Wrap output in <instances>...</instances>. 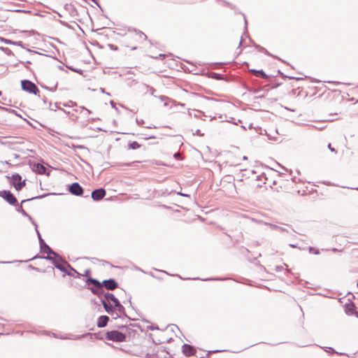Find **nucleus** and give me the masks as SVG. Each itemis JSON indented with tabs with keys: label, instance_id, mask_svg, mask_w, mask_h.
<instances>
[{
	"label": "nucleus",
	"instance_id": "5",
	"mask_svg": "<svg viewBox=\"0 0 358 358\" xmlns=\"http://www.w3.org/2000/svg\"><path fill=\"white\" fill-rule=\"evenodd\" d=\"M127 38V46L132 50H136L141 48L145 41L146 36L142 32H134L130 34Z\"/></svg>",
	"mask_w": 358,
	"mask_h": 358
},
{
	"label": "nucleus",
	"instance_id": "30",
	"mask_svg": "<svg viewBox=\"0 0 358 358\" xmlns=\"http://www.w3.org/2000/svg\"><path fill=\"white\" fill-rule=\"evenodd\" d=\"M292 171L291 170L290 173H289V175L292 176ZM290 179H291V180L293 182H296V176H291Z\"/></svg>",
	"mask_w": 358,
	"mask_h": 358
},
{
	"label": "nucleus",
	"instance_id": "25",
	"mask_svg": "<svg viewBox=\"0 0 358 358\" xmlns=\"http://www.w3.org/2000/svg\"><path fill=\"white\" fill-rule=\"evenodd\" d=\"M98 298L100 299V302L102 304L103 307L109 303L107 301V299L103 296V294L100 295V296H98Z\"/></svg>",
	"mask_w": 358,
	"mask_h": 358
},
{
	"label": "nucleus",
	"instance_id": "13",
	"mask_svg": "<svg viewBox=\"0 0 358 358\" xmlns=\"http://www.w3.org/2000/svg\"><path fill=\"white\" fill-rule=\"evenodd\" d=\"M68 190L71 194L78 196H82L84 192L83 188L77 182H73L68 187Z\"/></svg>",
	"mask_w": 358,
	"mask_h": 358
},
{
	"label": "nucleus",
	"instance_id": "11",
	"mask_svg": "<svg viewBox=\"0 0 358 358\" xmlns=\"http://www.w3.org/2000/svg\"><path fill=\"white\" fill-rule=\"evenodd\" d=\"M0 196L2 197L11 206H17V200L13 193L9 190H3L0 192Z\"/></svg>",
	"mask_w": 358,
	"mask_h": 358
},
{
	"label": "nucleus",
	"instance_id": "22",
	"mask_svg": "<svg viewBox=\"0 0 358 358\" xmlns=\"http://www.w3.org/2000/svg\"><path fill=\"white\" fill-rule=\"evenodd\" d=\"M51 255L53 256V257H52L53 259H56L60 264H63L64 261H66L57 252H55L54 250H53V253H50V256Z\"/></svg>",
	"mask_w": 358,
	"mask_h": 358
},
{
	"label": "nucleus",
	"instance_id": "21",
	"mask_svg": "<svg viewBox=\"0 0 358 358\" xmlns=\"http://www.w3.org/2000/svg\"><path fill=\"white\" fill-rule=\"evenodd\" d=\"M32 224L35 226V229H36V234H37V236L38 238L39 245L45 243V241L42 238L39 231L38 230V225H37L36 222L35 221H32Z\"/></svg>",
	"mask_w": 358,
	"mask_h": 358
},
{
	"label": "nucleus",
	"instance_id": "3",
	"mask_svg": "<svg viewBox=\"0 0 358 358\" xmlns=\"http://www.w3.org/2000/svg\"><path fill=\"white\" fill-rule=\"evenodd\" d=\"M99 159V158H93L92 166L100 172L108 169L110 166H118L122 170L126 169L127 167H132L134 169L138 166V164L142 162L141 161H134L131 162H101Z\"/></svg>",
	"mask_w": 358,
	"mask_h": 358
},
{
	"label": "nucleus",
	"instance_id": "42",
	"mask_svg": "<svg viewBox=\"0 0 358 358\" xmlns=\"http://www.w3.org/2000/svg\"><path fill=\"white\" fill-rule=\"evenodd\" d=\"M173 157H180V154H178V153H175V154L173 155Z\"/></svg>",
	"mask_w": 358,
	"mask_h": 358
},
{
	"label": "nucleus",
	"instance_id": "18",
	"mask_svg": "<svg viewBox=\"0 0 358 358\" xmlns=\"http://www.w3.org/2000/svg\"><path fill=\"white\" fill-rule=\"evenodd\" d=\"M265 224L269 226L270 228L273 230H277L280 232H285V231L288 232V230L287 229L280 227V226H278L276 224L268 223V222H265Z\"/></svg>",
	"mask_w": 358,
	"mask_h": 358
},
{
	"label": "nucleus",
	"instance_id": "48",
	"mask_svg": "<svg viewBox=\"0 0 358 358\" xmlns=\"http://www.w3.org/2000/svg\"><path fill=\"white\" fill-rule=\"evenodd\" d=\"M129 325L132 326V327H136L137 326L136 324H130Z\"/></svg>",
	"mask_w": 358,
	"mask_h": 358
},
{
	"label": "nucleus",
	"instance_id": "41",
	"mask_svg": "<svg viewBox=\"0 0 358 358\" xmlns=\"http://www.w3.org/2000/svg\"><path fill=\"white\" fill-rule=\"evenodd\" d=\"M31 268H32L34 270L36 271H40V269L38 268H36V267H34L32 266H30Z\"/></svg>",
	"mask_w": 358,
	"mask_h": 358
},
{
	"label": "nucleus",
	"instance_id": "45",
	"mask_svg": "<svg viewBox=\"0 0 358 358\" xmlns=\"http://www.w3.org/2000/svg\"><path fill=\"white\" fill-rule=\"evenodd\" d=\"M85 336V335L84 334V335H82V336H78V337H77V339H79V338H83V337H84Z\"/></svg>",
	"mask_w": 358,
	"mask_h": 358
},
{
	"label": "nucleus",
	"instance_id": "46",
	"mask_svg": "<svg viewBox=\"0 0 358 358\" xmlns=\"http://www.w3.org/2000/svg\"><path fill=\"white\" fill-rule=\"evenodd\" d=\"M257 187H262V185L261 183H258V184L257 185Z\"/></svg>",
	"mask_w": 358,
	"mask_h": 358
},
{
	"label": "nucleus",
	"instance_id": "40",
	"mask_svg": "<svg viewBox=\"0 0 358 358\" xmlns=\"http://www.w3.org/2000/svg\"><path fill=\"white\" fill-rule=\"evenodd\" d=\"M118 327H119L120 329H127V327L126 325H121V326H119Z\"/></svg>",
	"mask_w": 358,
	"mask_h": 358
},
{
	"label": "nucleus",
	"instance_id": "20",
	"mask_svg": "<svg viewBox=\"0 0 358 358\" xmlns=\"http://www.w3.org/2000/svg\"><path fill=\"white\" fill-rule=\"evenodd\" d=\"M103 308L107 313H108L111 315H114V313H115L114 308L113 307V305L110 304V303H108L107 305L104 306Z\"/></svg>",
	"mask_w": 358,
	"mask_h": 358
},
{
	"label": "nucleus",
	"instance_id": "52",
	"mask_svg": "<svg viewBox=\"0 0 358 358\" xmlns=\"http://www.w3.org/2000/svg\"><path fill=\"white\" fill-rule=\"evenodd\" d=\"M178 159H183L184 158L182 157H180V158H177Z\"/></svg>",
	"mask_w": 358,
	"mask_h": 358
},
{
	"label": "nucleus",
	"instance_id": "36",
	"mask_svg": "<svg viewBox=\"0 0 358 358\" xmlns=\"http://www.w3.org/2000/svg\"><path fill=\"white\" fill-rule=\"evenodd\" d=\"M178 194L180 195V196H187V197H189V195L187 194H184V193H182V192H178Z\"/></svg>",
	"mask_w": 358,
	"mask_h": 358
},
{
	"label": "nucleus",
	"instance_id": "14",
	"mask_svg": "<svg viewBox=\"0 0 358 358\" xmlns=\"http://www.w3.org/2000/svg\"><path fill=\"white\" fill-rule=\"evenodd\" d=\"M106 194V192L105 189L101 187L99 189H96L92 192L91 196L92 199L95 201H99L101 200Z\"/></svg>",
	"mask_w": 358,
	"mask_h": 358
},
{
	"label": "nucleus",
	"instance_id": "47",
	"mask_svg": "<svg viewBox=\"0 0 358 358\" xmlns=\"http://www.w3.org/2000/svg\"><path fill=\"white\" fill-rule=\"evenodd\" d=\"M176 275V276L179 277V278H181V279H184L183 278H182V277H181L180 275H178V274H176V275Z\"/></svg>",
	"mask_w": 358,
	"mask_h": 358
},
{
	"label": "nucleus",
	"instance_id": "34",
	"mask_svg": "<svg viewBox=\"0 0 358 358\" xmlns=\"http://www.w3.org/2000/svg\"><path fill=\"white\" fill-rule=\"evenodd\" d=\"M224 350H211V351H209L207 354V356H208L209 354L210 353H215V352H224Z\"/></svg>",
	"mask_w": 358,
	"mask_h": 358
},
{
	"label": "nucleus",
	"instance_id": "50",
	"mask_svg": "<svg viewBox=\"0 0 358 358\" xmlns=\"http://www.w3.org/2000/svg\"><path fill=\"white\" fill-rule=\"evenodd\" d=\"M171 340H172L171 338L169 339V340L167 341V343L171 342Z\"/></svg>",
	"mask_w": 358,
	"mask_h": 358
},
{
	"label": "nucleus",
	"instance_id": "16",
	"mask_svg": "<svg viewBox=\"0 0 358 358\" xmlns=\"http://www.w3.org/2000/svg\"><path fill=\"white\" fill-rule=\"evenodd\" d=\"M358 308L353 303H346L345 306V312L347 315H355Z\"/></svg>",
	"mask_w": 358,
	"mask_h": 358
},
{
	"label": "nucleus",
	"instance_id": "51",
	"mask_svg": "<svg viewBox=\"0 0 358 358\" xmlns=\"http://www.w3.org/2000/svg\"><path fill=\"white\" fill-rule=\"evenodd\" d=\"M248 159V158H246V157L243 158V160H246V159Z\"/></svg>",
	"mask_w": 358,
	"mask_h": 358
},
{
	"label": "nucleus",
	"instance_id": "27",
	"mask_svg": "<svg viewBox=\"0 0 358 358\" xmlns=\"http://www.w3.org/2000/svg\"><path fill=\"white\" fill-rule=\"evenodd\" d=\"M12 185H13V187H15V189L17 191H20V190H21L22 189L21 187L20 184L19 182H12Z\"/></svg>",
	"mask_w": 358,
	"mask_h": 358
},
{
	"label": "nucleus",
	"instance_id": "55",
	"mask_svg": "<svg viewBox=\"0 0 358 358\" xmlns=\"http://www.w3.org/2000/svg\"><path fill=\"white\" fill-rule=\"evenodd\" d=\"M357 287H358V281H357Z\"/></svg>",
	"mask_w": 358,
	"mask_h": 358
},
{
	"label": "nucleus",
	"instance_id": "33",
	"mask_svg": "<svg viewBox=\"0 0 358 358\" xmlns=\"http://www.w3.org/2000/svg\"><path fill=\"white\" fill-rule=\"evenodd\" d=\"M20 184V186L21 187H24L26 185V180H24L22 181V180L20 181H19Z\"/></svg>",
	"mask_w": 358,
	"mask_h": 358
},
{
	"label": "nucleus",
	"instance_id": "28",
	"mask_svg": "<svg viewBox=\"0 0 358 358\" xmlns=\"http://www.w3.org/2000/svg\"><path fill=\"white\" fill-rule=\"evenodd\" d=\"M90 273H91V271L90 269H86L84 271V273L82 274V276H87V278H89V275H90Z\"/></svg>",
	"mask_w": 358,
	"mask_h": 358
},
{
	"label": "nucleus",
	"instance_id": "26",
	"mask_svg": "<svg viewBox=\"0 0 358 358\" xmlns=\"http://www.w3.org/2000/svg\"><path fill=\"white\" fill-rule=\"evenodd\" d=\"M308 250H309V252L310 253H313L315 255H319L320 254V250L318 249H317V248H313V247L310 246Z\"/></svg>",
	"mask_w": 358,
	"mask_h": 358
},
{
	"label": "nucleus",
	"instance_id": "53",
	"mask_svg": "<svg viewBox=\"0 0 358 358\" xmlns=\"http://www.w3.org/2000/svg\"><path fill=\"white\" fill-rule=\"evenodd\" d=\"M51 270L54 271V268L53 267H50Z\"/></svg>",
	"mask_w": 358,
	"mask_h": 358
},
{
	"label": "nucleus",
	"instance_id": "6",
	"mask_svg": "<svg viewBox=\"0 0 358 358\" xmlns=\"http://www.w3.org/2000/svg\"><path fill=\"white\" fill-rule=\"evenodd\" d=\"M104 297L107 299L108 302H113V307L115 308L120 314H122L129 320H131L129 317L127 315L124 307L121 304L119 299L113 293H106Z\"/></svg>",
	"mask_w": 358,
	"mask_h": 358
},
{
	"label": "nucleus",
	"instance_id": "8",
	"mask_svg": "<svg viewBox=\"0 0 358 358\" xmlns=\"http://www.w3.org/2000/svg\"><path fill=\"white\" fill-rule=\"evenodd\" d=\"M127 336L117 330L108 331L106 333V338L113 342H124Z\"/></svg>",
	"mask_w": 358,
	"mask_h": 358
},
{
	"label": "nucleus",
	"instance_id": "4",
	"mask_svg": "<svg viewBox=\"0 0 358 358\" xmlns=\"http://www.w3.org/2000/svg\"><path fill=\"white\" fill-rule=\"evenodd\" d=\"M40 251L41 252L46 253L47 256H39L38 255H36L33 258L29 259V261L36 258H41L50 260L51 261V262L52 263L55 268H57L61 271H65L64 268L62 266V264L59 262H58L56 259H53L52 256H50V253H53V250L46 243L40 245Z\"/></svg>",
	"mask_w": 358,
	"mask_h": 358
},
{
	"label": "nucleus",
	"instance_id": "7",
	"mask_svg": "<svg viewBox=\"0 0 358 358\" xmlns=\"http://www.w3.org/2000/svg\"><path fill=\"white\" fill-rule=\"evenodd\" d=\"M50 194H42V195H38V196H33V197H31L30 199H24V200H22L21 201V204L24 203L28 202V201H30L43 199L45 197L49 196ZM15 206L16 207L17 212L21 213L23 216L28 217L29 220L31 222H32V221H34L33 220V218L23 209L22 205H19L18 203H17V206Z\"/></svg>",
	"mask_w": 358,
	"mask_h": 358
},
{
	"label": "nucleus",
	"instance_id": "37",
	"mask_svg": "<svg viewBox=\"0 0 358 358\" xmlns=\"http://www.w3.org/2000/svg\"><path fill=\"white\" fill-rule=\"evenodd\" d=\"M113 315H114V317H113L114 320H116V319H117L120 317L119 314L117 313H115V312Z\"/></svg>",
	"mask_w": 358,
	"mask_h": 358
},
{
	"label": "nucleus",
	"instance_id": "39",
	"mask_svg": "<svg viewBox=\"0 0 358 358\" xmlns=\"http://www.w3.org/2000/svg\"><path fill=\"white\" fill-rule=\"evenodd\" d=\"M289 247L292 248H298L297 245L296 244H289Z\"/></svg>",
	"mask_w": 358,
	"mask_h": 358
},
{
	"label": "nucleus",
	"instance_id": "1",
	"mask_svg": "<svg viewBox=\"0 0 358 358\" xmlns=\"http://www.w3.org/2000/svg\"><path fill=\"white\" fill-rule=\"evenodd\" d=\"M85 282V287L90 289L93 294L97 296L106 294V292L103 290V287L110 291L118 287V283L114 278H109L100 282L96 278L89 277L86 278Z\"/></svg>",
	"mask_w": 358,
	"mask_h": 358
},
{
	"label": "nucleus",
	"instance_id": "17",
	"mask_svg": "<svg viewBox=\"0 0 358 358\" xmlns=\"http://www.w3.org/2000/svg\"><path fill=\"white\" fill-rule=\"evenodd\" d=\"M109 317L107 315H101L99 317L97 320V327L99 328H103L107 326V324L109 321Z\"/></svg>",
	"mask_w": 358,
	"mask_h": 358
},
{
	"label": "nucleus",
	"instance_id": "9",
	"mask_svg": "<svg viewBox=\"0 0 358 358\" xmlns=\"http://www.w3.org/2000/svg\"><path fill=\"white\" fill-rule=\"evenodd\" d=\"M29 167L31 168V169L34 172H36L38 174H41V175L45 174L47 176L50 175V172L49 171L47 172L46 167L40 162H35L30 161L29 162Z\"/></svg>",
	"mask_w": 358,
	"mask_h": 358
},
{
	"label": "nucleus",
	"instance_id": "15",
	"mask_svg": "<svg viewBox=\"0 0 358 358\" xmlns=\"http://www.w3.org/2000/svg\"><path fill=\"white\" fill-rule=\"evenodd\" d=\"M182 352L186 357H191L195 355L196 349L194 346L185 343L182 346Z\"/></svg>",
	"mask_w": 358,
	"mask_h": 358
},
{
	"label": "nucleus",
	"instance_id": "54",
	"mask_svg": "<svg viewBox=\"0 0 358 358\" xmlns=\"http://www.w3.org/2000/svg\"><path fill=\"white\" fill-rule=\"evenodd\" d=\"M1 94H2V93H1V92L0 91V96H1Z\"/></svg>",
	"mask_w": 358,
	"mask_h": 358
},
{
	"label": "nucleus",
	"instance_id": "31",
	"mask_svg": "<svg viewBox=\"0 0 358 358\" xmlns=\"http://www.w3.org/2000/svg\"><path fill=\"white\" fill-rule=\"evenodd\" d=\"M282 269H283V266H276L275 268V271L276 272L281 271Z\"/></svg>",
	"mask_w": 358,
	"mask_h": 358
},
{
	"label": "nucleus",
	"instance_id": "2",
	"mask_svg": "<svg viewBox=\"0 0 358 358\" xmlns=\"http://www.w3.org/2000/svg\"><path fill=\"white\" fill-rule=\"evenodd\" d=\"M256 173L257 172L255 171H251V174L256 178V180L260 181L262 184L271 182L273 185H276L278 183L282 185L284 180H288L287 178L283 179V177L285 176V173L275 171L273 169H268V173L263 172L257 176Z\"/></svg>",
	"mask_w": 358,
	"mask_h": 358
},
{
	"label": "nucleus",
	"instance_id": "35",
	"mask_svg": "<svg viewBox=\"0 0 358 358\" xmlns=\"http://www.w3.org/2000/svg\"><path fill=\"white\" fill-rule=\"evenodd\" d=\"M148 329L150 330L159 329L157 326H153V325L148 327Z\"/></svg>",
	"mask_w": 358,
	"mask_h": 358
},
{
	"label": "nucleus",
	"instance_id": "23",
	"mask_svg": "<svg viewBox=\"0 0 358 358\" xmlns=\"http://www.w3.org/2000/svg\"><path fill=\"white\" fill-rule=\"evenodd\" d=\"M22 180V177L19 173H15L11 176V183L17 182Z\"/></svg>",
	"mask_w": 358,
	"mask_h": 358
},
{
	"label": "nucleus",
	"instance_id": "56",
	"mask_svg": "<svg viewBox=\"0 0 358 358\" xmlns=\"http://www.w3.org/2000/svg\"><path fill=\"white\" fill-rule=\"evenodd\" d=\"M356 189H357V190H358V187H357Z\"/></svg>",
	"mask_w": 358,
	"mask_h": 358
},
{
	"label": "nucleus",
	"instance_id": "49",
	"mask_svg": "<svg viewBox=\"0 0 358 358\" xmlns=\"http://www.w3.org/2000/svg\"><path fill=\"white\" fill-rule=\"evenodd\" d=\"M160 271L162 272V273H164L166 274H169L166 271Z\"/></svg>",
	"mask_w": 358,
	"mask_h": 358
},
{
	"label": "nucleus",
	"instance_id": "44",
	"mask_svg": "<svg viewBox=\"0 0 358 358\" xmlns=\"http://www.w3.org/2000/svg\"><path fill=\"white\" fill-rule=\"evenodd\" d=\"M0 263L1 264H7V263H10V262H0Z\"/></svg>",
	"mask_w": 358,
	"mask_h": 358
},
{
	"label": "nucleus",
	"instance_id": "29",
	"mask_svg": "<svg viewBox=\"0 0 358 358\" xmlns=\"http://www.w3.org/2000/svg\"><path fill=\"white\" fill-rule=\"evenodd\" d=\"M192 280H201V278H192ZM213 280H217V278L201 279V280H203V281Z\"/></svg>",
	"mask_w": 358,
	"mask_h": 358
},
{
	"label": "nucleus",
	"instance_id": "43",
	"mask_svg": "<svg viewBox=\"0 0 358 358\" xmlns=\"http://www.w3.org/2000/svg\"><path fill=\"white\" fill-rule=\"evenodd\" d=\"M80 159H81V161H83V162H85V163H86L87 164H88L87 163V162H86L85 160H84L82 157H80Z\"/></svg>",
	"mask_w": 358,
	"mask_h": 358
},
{
	"label": "nucleus",
	"instance_id": "10",
	"mask_svg": "<svg viewBox=\"0 0 358 358\" xmlns=\"http://www.w3.org/2000/svg\"><path fill=\"white\" fill-rule=\"evenodd\" d=\"M62 266L64 268V271H63L66 275L74 277L76 278H80L82 276V274L78 272L73 267H72L66 261H64V264H61Z\"/></svg>",
	"mask_w": 358,
	"mask_h": 358
},
{
	"label": "nucleus",
	"instance_id": "19",
	"mask_svg": "<svg viewBox=\"0 0 358 358\" xmlns=\"http://www.w3.org/2000/svg\"><path fill=\"white\" fill-rule=\"evenodd\" d=\"M250 71L255 75L256 77H260L263 78H267L268 76L262 71H257L255 69H250Z\"/></svg>",
	"mask_w": 358,
	"mask_h": 358
},
{
	"label": "nucleus",
	"instance_id": "24",
	"mask_svg": "<svg viewBox=\"0 0 358 358\" xmlns=\"http://www.w3.org/2000/svg\"><path fill=\"white\" fill-rule=\"evenodd\" d=\"M141 147V145L138 144L136 141L132 142L131 143L129 144V148L130 149H133V150H135V149H137V148H140Z\"/></svg>",
	"mask_w": 358,
	"mask_h": 358
},
{
	"label": "nucleus",
	"instance_id": "32",
	"mask_svg": "<svg viewBox=\"0 0 358 358\" xmlns=\"http://www.w3.org/2000/svg\"><path fill=\"white\" fill-rule=\"evenodd\" d=\"M152 163H155L157 165H166L164 163H162L159 160H153Z\"/></svg>",
	"mask_w": 358,
	"mask_h": 358
},
{
	"label": "nucleus",
	"instance_id": "12",
	"mask_svg": "<svg viewBox=\"0 0 358 358\" xmlns=\"http://www.w3.org/2000/svg\"><path fill=\"white\" fill-rule=\"evenodd\" d=\"M22 88L30 93H33L34 94H36L38 92V89L34 83L29 80H22L21 82Z\"/></svg>",
	"mask_w": 358,
	"mask_h": 358
},
{
	"label": "nucleus",
	"instance_id": "38",
	"mask_svg": "<svg viewBox=\"0 0 358 358\" xmlns=\"http://www.w3.org/2000/svg\"><path fill=\"white\" fill-rule=\"evenodd\" d=\"M329 348V349H331V350L333 351V352H334V353H337V354H338V355H345V353H341H341H338V352H336V351H335L333 348Z\"/></svg>",
	"mask_w": 358,
	"mask_h": 358
}]
</instances>
